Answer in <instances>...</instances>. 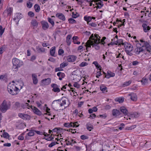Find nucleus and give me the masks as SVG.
Wrapping results in <instances>:
<instances>
[{
    "mask_svg": "<svg viewBox=\"0 0 151 151\" xmlns=\"http://www.w3.org/2000/svg\"><path fill=\"white\" fill-rule=\"evenodd\" d=\"M18 81H12V83H9L7 86V90L10 94L12 95H16L18 93L19 88L16 85L18 84Z\"/></svg>",
    "mask_w": 151,
    "mask_h": 151,
    "instance_id": "1",
    "label": "nucleus"
},
{
    "mask_svg": "<svg viewBox=\"0 0 151 151\" xmlns=\"http://www.w3.org/2000/svg\"><path fill=\"white\" fill-rule=\"evenodd\" d=\"M99 37L100 38H98V40H96L95 42H91L90 40H88L85 45L86 47V50H87L88 48L91 47V45L93 47L95 46V49L96 50H99L100 47L98 44L100 43V38L101 37Z\"/></svg>",
    "mask_w": 151,
    "mask_h": 151,
    "instance_id": "2",
    "label": "nucleus"
},
{
    "mask_svg": "<svg viewBox=\"0 0 151 151\" xmlns=\"http://www.w3.org/2000/svg\"><path fill=\"white\" fill-rule=\"evenodd\" d=\"M9 104H7L6 101L4 100L1 106V110L3 113H5L10 107Z\"/></svg>",
    "mask_w": 151,
    "mask_h": 151,
    "instance_id": "3",
    "label": "nucleus"
},
{
    "mask_svg": "<svg viewBox=\"0 0 151 151\" xmlns=\"http://www.w3.org/2000/svg\"><path fill=\"white\" fill-rule=\"evenodd\" d=\"M60 101V99H58L57 100H54L53 101L52 104V105L54 108H57V107L59 106V105H60V106H62L66 104V100H63L62 103L60 104L58 102V101Z\"/></svg>",
    "mask_w": 151,
    "mask_h": 151,
    "instance_id": "4",
    "label": "nucleus"
},
{
    "mask_svg": "<svg viewBox=\"0 0 151 151\" xmlns=\"http://www.w3.org/2000/svg\"><path fill=\"white\" fill-rule=\"evenodd\" d=\"M12 62L13 65L12 69L13 71H17L19 67V60L17 58H13L12 59Z\"/></svg>",
    "mask_w": 151,
    "mask_h": 151,
    "instance_id": "5",
    "label": "nucleus"
},
{
    "mask_svg": "<svg viewBox=\"0 0 151 151\" xmlns=\"http://www.w3.org/2000/svg\"><path fill=\"white\" fill-rule=\"evenodd\" d=\"M29 106L32 109V111L35 114L38 115H41L42 114L41 112L35 106L32 105Z\"/></svg>",
    "mask_w": 151,
    "mask_h": 151,
    "instance_id": "6",
    "label": "nucleus"
},
{
    "mask_svg": "<svg viewBox=\"0 0 151 151\" xmlns=\"http://www.w3.org/2000/svg\"><path fill=\"white\" fill-rule=\"evenodd\" d=\"M13 9L11 7H7L4 10L3 14L5 16H10L12 14Z\"/></svg>",
    "mask_w": 151,
    "mask_h": 151,
    "instance_id": "7",
    "label": "nucleus"
},
{
    "mask_svg": "<svg viewBox=\"0 0 151 151\" xmlns=\"http://www.w3.org/2000/svg\"><path fill=\"white\" fill-rule=\"evenodd\" d=\"M124 43H123V40L122 39H120L119 40H117L116 41H114V42H111L110 44H108V45H124L123 44H124Z\"/></svg>",
    "mask_w": 151,
    "mask_h": 151,
    "instance_id": "8",
    "label": "nucleus"
},
{
    "mask_svg": "<svg viewBox=\"0 0 151 151\" xmlns=\"http://www.w3.org/2000/svg\"><path fill=\"white\" fill-rule=\"evenodd\" d=\"M95 37L94 36L93 34L91 35V36L90 37L88 40H90L91 41L95 42V41L98 40V38H100L99 36L98 35L95 34L94 35Z\"/></svg>",
    "mask_w": 151,
    "mask_h": 151,
    "instance_id": "9",
    "label": "nucleus"
},
{
    "mask_svg": "<svg viewBox=\"0 0 151 151\" xmlns=\"http://www.w3.org/2000/svg\"><path fill=\"white\" fill-rule=\"evenodd\" d=\"M51 86L53 88L52 91L55 92H59L60 91V89L59 88V86L56 84H52L51 85Z\"/></svg>",
    "mask_w": 151,
    "mask_h": 151,
    "instance_id": "10",
    "label": "nucleus"
},
{
    "mask_svg": "<svg viewBox=\"0 0 151 151\" xmlns=\"http://www.w3.org/2000/svg\"><path fill=\"white\" fill-rule=\"evenodd\" d=\"M123 44L124 45V46L125 47L126 49V50L132 51L133 50L132 46L130 44L127 42H125V43Z\"/></svg>",
    "mask_w": 151,
    "mask_h": 151,
    "instance_id": "11",
    "label": "nucleus"
},
{
    "mask_svg": "<svg viewBox=\"0 0 151 151\" xmlns=\"http://www.w3.org/2000/svg\"><path fill=\"white\" fill-rule=\"evenodd\" d=\"M77 57L74 55H70L68 56L67 58V60L68 62H73L75 61Z\"/></svg>",
    "mask_w": 151,
    "mask_h": 151,
    "instance_id": "12",
    "label": "nucleus"
},
{
    "mask_svg": "<svg viewBox=\"0 0 151 151\" xmlns=\"http://www.w3.org/2000/svg\"><path fill=\"white\" fill-rule=\"evenodd\" d=\"M144 49L142 47H137L134 50L135 53L137 55H139L141 52L144 51Z\"/></svg>",
    "mask_w": 151,
    "mask_h": 151,
    "instance_id": "13",
    "label": "nucleus"
},
{
    "mask_svg": "<svg viewBox=\"0 0 151 151\" xmlns=\"http://www.w3.org/2000/svg\"><path fill=\"white\" fill-rule=\"evenodd\" d=\"M51 81V79L50 78L45 79L42 80V83L45 85H47L49 84Z\"/></svg>",
    "mask_w": 151,
    "mask_h": 151,
    "instance_id": "14",
    "label": "nucleus"
},
{
    "mask_svg": "<svg viewBox=\"0 0 151 151\" xmlns=\"http://www.w3.org/2000/svg\"><path fill=\"white\" fill-rule=\"evenodd\" d=\"M129 96H130V99L132 101H136L137 100V96L135 93H132L130 94H129Z\"/></svg>",
    "mask_w": 151,
    "mask_h": 151,
    "instance_id": "15",
    "label": "nucleus"
},
{
    "mask_svg": "<svg viewBox=\"0 0 151 151\" xmlns=\"http://www.w3.org/2000/svg\"><path fill=\"white\" fill-rule=\"evenodd\" d=\"M56 16L58 17L59 19L62 20L63 21H65V16L61 13H58L56 14Z\"/></svg>",
    "mask_w": 151,
    "mask_h": 151,
    "instance_id": "16",
    "label": "nucleus"
},
{
    "mask_svg": "<svg viewBox=\"0 0 151 151\" xmlns=\"http://www.w3.org/2000/svg\"><path fill=\"white\" fill-rule=\"evenodd\" d=\"M103 73L105 74V77L107 78H109L110 77H114L115 75L114 73L111 72H108L106 74L104 72H103Z\"/></svg>",
    "mask_w": 151,
    "mask_h": 151,
    "instance_id": "17",
    "label": "nucleus"
},
{
    "mask_svg": "<svg viewBox=\"0 0 151 151\" xmlns=\"http://www.w3.org/2000/svg\"><path fill=\"white\" fill-rule=\"evenodd\" d=\"M120 111L125 115H127L128 113V111L125 107H121L120 108Z\"/></svg>",
    "mask_w": 151,
    "mask_h": 151,
    "instance_id": "18",
    "label": "nucleus"
},
{
    "mask_svg": "<svg viewBox=\"0 0 151 151\" xmlns=\"http://www.w3.org/2000/svg\"><path fill=\"white\" fill-rule=\"evenodd\" d=\"M42 24V27L44 30H46L49 27V25L48 23L46 22H41Z\"/></svg>",
    "mask_w": 151,
    "mask_h": 151,
    "instance_id": "19",
    "label": "nucleus"
},
{
    "mask_svg": "<svg viewBox=\"0 0 151 151\" xmlns=\"http://www.w3.org/2000/svg\"><path fill=\"white\" fill-rule=\"evenodd\" d=\"M32 76L33 83L35 84H37L38 82V80L37 78V75L35 74H32Z\"/></svg>",
    "mask_w": 151,
    "mask_h": 151,
    "instance_id": "20",
    "label": "nucleus"
},
{
    "mask_svg": "<svg viewBox=\"0 0 151 151\" xmlns=\"http://www.w3.org/2000/svg\"><path fill=\"white\" fill-rule=\"evenodd\" d=\"M19 117L24 120H27L28 119L29 116L27 114H19Z\"/></svg>",
    "mask_w": 151,
    "mask_h": 151,
    "instance_id": "21",
    "label": "nucleus"
},
{
    "mask_svg": "<svg viewBox=\"0 0 151 151\" xmlns=\"http://www.w3.org/2000/svg\"><path fill=\"white\" fill-rule=\"evenodd\" d=\"M72 37V36L70 35H68L66 37V42L68 45H69L71 43V39Z\"/></svg>",
    "mask_w": 151,
    "mask_h": 151,
    "instance_id": "22",
    "label": "nucleus"
},
{
    "mask_svg": "<svg viewBox=\"0 0 151 151\" xmlns=\"http://www.w3.org/2000/svg\"><path fill=\"white\" fill-rule=\"evenodd\" d=\"M142 27H143L144 31L145 32H146L148 30H149L150 28L145 24H142Z\"/></svg>",
    "mask_w": 151,
    "mask_h": 151,
    "instance_id": "23",
    "label": "nucleus"
},
{
    "mask_svg": "<svg viewBox=\"0 0 151 151\" xmlns=\"http://www.w3.org/2000/svg\"><path fill=\"white\" fill-rule=\"evenodd\" d=\"M86 127L87 129L89 131H91L92 129H93V125L89 122L87 123L86 124Z\"/></svg>",
    "mask_w": 151,
    "mask_h": 151,
    "instance_id": "24",
    "label": "nucleus"
},
{
    "mask_svg": "<svg viewBox=\"0 0 151 151\" xmlns=\"http://www.w3.org/2000/svg\"><path fill=\"white\" fill-rule=\"evenodd\" d=\"M78 37L77 36H74L73 37L72 39L73 40V42L74 44L79 45L81 42L79 41H77V40L78 39Z\"/></svg>",
    "mask_w": 151,
    "mask_h": 151,
    "instance_id": "25",
    "label": "nucleus"
},
{
    "mask_svg": "<svg viewBox=\"0 0 151 151\" xmlns=\"http://www.w3.org/2000/svg\"><path fill=\"white\" fill-rule=\"evenodd\" d=\"M19 15V13H16V14L15 15V16H14V17L13 19V20L14 21H15L16 22V25H17V26L18 25V22H19V18H18Z\"/></svg>",
    "mask_w": 151,
    "mask_h": 151,
    "instance_id": "26",
    "label": "nucleus"
},
{
    "mask_svg": "<svg viewBox=\"0 0 151 151\" xmlns=\"http://www.w3.org/2000/svg\"><path fill=\"white\" fill-rule=\"evenodd\" d=\"M112 114L113 116H116L120 114V112L119 110L113 109L112 111Z\"/></svg>",
    "mask_w": 151,
    "mask_h": 151,
    "instance_id": "27",
    "label": "nucleus"
},
{
    "mask_svg": "<svg viewBox=\"0 0 151 151\" xmlns=\"http://www.w3.org/2000/svg\"><path fill=\"white\" fill-rule=\"evenodd\" d=\"M84 19L87 22V24H88V23H89L91 21V17L88 16H85L84 17Z\"/></svg>",
    "mask_w": 151,
    "mask_h": 151,
    "instance_id": "28",
    "label": "nucleus"
},
{
    "mask_svg": "<svg viewBox=\"0 0 151 151\" xmlns=\"http://www.w3.org/2000/svg\"><path fill=\"white\" fill-rule=\"evenodd\" d=\"M0 79L1 81L6 82L7 81V76L6 75H2L0 76Z\"/></svg>",
    "mask_w": 151,
    "mask_h": 151,
    "instance_id": "29",
    "label": "nucleus"
},
{
    "mask_svg": "<svg viewBox=\"0 0 151 151\" xmlns=\"http://www.w3.org/2000/svg\"><path fill=\"white\" fill-rule=\"evenodd\" d=\"M55 47H52L50 50V53L52 56H54L55 52Z\"/></svg>",
    "mask_w": 151,
    "mask_h": 151,
    "instance_id": "30",
    "label": "nucleus"
},
{
    "mask_svg": "<svg viewBox=\"0 0 151 151\" xmlns=\"http://www.w3.org/2000/svg\"><path fill=\"white\" fill-rule=\"evenodd\" d=\"M124 99L123 97H119L115 99V101L118 102L119 103H122L124 101Z\"/></svg>",
    "mask_w": 151,
    "mask_h": 151,
    "instance_id": "31",
    "label": "nucleus"
},
{
    "mask_svg": "<svg viewBox=\"0 0 151 151\" xmlns=\"http://www.w3.org/2000/svg\"><path fill=\"white\" fill-rule=\"evenodd\" d=\"M31 24L34 27H37L38 25V23L35 20H32Z\"/></svg>",
    "mask_w": 151,
    "mask_h": 151,
    "instance_id": "32",
    "label": "nucleus"
},
{
    "mask_svg": "<svg viewBox=\"0 0 151 151\" xmlns=\"http://www.w3.org/2000/svg\"><path fill=\"white\" fill-rule=\"evenodd\" d=\"M140 45L143 48V47L146 48L147 47H149L150 46L149 44L147 42H144L143 44H142H142H140Z\"/></svg>",
    "mask_w": 151,
    "mask_h": 151,
    "instance_id": "33",
    "label": "nucleus"
},
{
    "mask_svg": "<svg viewBox=\"0 0 151 151\" xmlns=\"http://www.w3.org/2000/svg\"><path fill=\"white\" fill-rule=\"evenodd\" d=\"M142 84L145 85L147 83V79L145 77H144L142 80L140 81Z\"/></svg>",
    "mask_w": 151,
    "mask_h": 151,
    "instance_id": "34",
    "label": "nucleus"
},
{
    "mask_svg": "<svg viewBox=\"0 0 151 151\" xmlns=\"http://www.w3.org/2000/svg\"><path fill=\"white\" fill-rule=\"evenodd\" d=\"M73 122H70V123H65L64 124V126L67 127H72V125H73Z\"/></svg>",
    "mask_w": 151,
    "mask_h": 151,
    "instance_id": "35",
    "label": "nucleus"
},
{
    "mask_svg": "<svg viewBox=\"0 0 151 151\" xmlns=\"http://www.w3.org/2000/svg\"><path fill=\"white\" fill-rule=\"evenodd\" d=\"M34 8L35 11L37 12H38L40 10V8L39 6L37 4H35L34 6Z\"/></svg>",
    "mask_w": 151,
    "mask_h": 151,
    "instance_id": "36",
    "label": "nucleus"
},
{
    "mask_svg": "<svg viewBox=\"0 0 151 151\" xmlns=\"http://www.w3.org/2000/svg\"><path fill=\"white\" fill-rule=\"evenodd\" d=\"M97 4L98 5L96 6V8H101L103 6L102 1H100V2H99Z\"/></svg>",
    "mask_w": 151,
    "mask_h": 151,
    "instance_id": "37",
    "label": "nucleus"
},
{
    "mask_svg": "<svg viewBox=\"0 0 151 151\" xmlns=\"http://www.w3.org/2000/svg\"><path fill=\"white\" fill-rule=\"evenodd\" d=\"M37 51L39 52H44L45 51V48H39V47H37Z\"/></svg>",
    "mask_w": 151,
    "mask_h": 151,
    "instance_id": "38",
    "label": "nucleus"
},
{
    "mask_svg": "<svg viewBox=\"0 0 151 151\" xmlns=\"http://www.w3.org/2000/svg\"><path fill=\"white\" fill-rule=\"evenodd\" d=\"M57 75L58 77H60L62 78H64L65 76V74L64 73L59 72L57 73Z\"/></svg>",
    "mask_w": 151,
    "mask_h": 151,
    "instance_id": "39",
    "label": "nucleus"
},
{
    "mask_svg": "<svg viewBox=\"0 0 151 151\" xmlns=\"http://www.w3.org/2000/svg\"><path fill=\"white\" fill-rule=\"evenodd\" d=\"M139 116V114L137 113H135L133 114H131L130 117L133 118H135L138 117Z\"/></svg>",
    "mask_w": 151,
    "mask_h": 151,
    "instance_id": "40",
    "label": "nucleus"
},
{
    "mask_svg": "<svg viewBox=\"0 0 151 151\" xmlns=\"http://www.w3.org/2000/svg\"><path fill=\"white\" fill-rule=\"evenodd\" d=\"M132 83V81L130 80L127 82H124L123 84V86H127L129 85Z\"/></svg>",
    "mask_w": 151,
    "mask_h": 151,
    "instance_id": "41",
    "label": "nucleus"
},
{
    "mask_svg": "<svg viewBox=\"0 0 151 151\" xmlns=\"http://www.w3.org/2000/svg\"><path fill=\"white\" fill-rule=\"evenodd\" d=\"M68 21L69 23L71 24L76 23V21L75 19L71 18L69 19Z\"/></svg>",
    "mask_w": 151,
    "mask_h": 151,
    "instance_id": "42",
    "label": "nucleus"
},
{
    "mask_svg": "<svg viewBox=\"0 0 151 151\" xmlns=\"http://www.w3.org/2000/svg\"><path fill=\"white\" fill-rule=\"evenodd\" d=\"M47 20L51 24L52 26L53 27L54 25V22L53 20L50 17L47 18Z\"/></svg>",
    "mask_w": 151,
    "mask_h": 151,
    "instance_id": "43",
    "label": "nucleus"
},
{
    "mask_svg": "<svg viewBox=\"0 0 151 151\" xmlns=\"http://www.w3.org/2000/svg\"><path fill=\"white\" fill-rule=\"evenodd\" d=\"M100 88L102 91L104 92L107 89V87L106 86L102 85L100 86Z\"/></svg>",
    "mask_w": 151,
    "mask_h": 151,
    "instance_id": "44",
    "label": "nucleus"
},
{
    "mask_svg": "<svg viewBox=\"0 0 151 151\" xmlns=\"http://www.w3.org/2000/svg\"><path fill=\"white\" fill-rule=\"evenodd\" d=\"M88 25L89 26L95 27L97 26V24L94 22H92L91 23H88Z\"/></svg>",
    "mask_w": 151,
    "mask_h": 151,
    "instance_id": "45",
    "label": "nucleus"
},
{
    "mask_svg": "<svg viewBox=\"0 0 151 151\" xmlns=\"http://www.w3.org/2000/svg\"><path fill=\"white\" fill-rule=\"evenodd\" d=\"M63 129H62L60 128H55L52 129L53 132H59V131H60V130H62Z\"/></svg>",
    "mask_w": 151,
    "mask_h": 151,
    "instance_id": "46",
    "label": "nucleus"
},
{
    "mask_svg": "<svg viewBox=\"0 0 151 151\" xmlns=\"http://www.w3.org/2000/svg\"><path fill=\"white\" fill-rule=\"evenodd\" d=\"M5 28L3 29V27L1 26H0V34L1 36L3 34Z\"/></svg>",
    "mask_w": 151,
    "mask_h": 151,
    "instance_id": "47",
    "label": "nucleus"
},
{
    "mask_svg": "<svg viewBox=\"0 0 151 151\" xmlns=\"http://www.w3.org/2000/svg\"><path fill=\"white\" fill-rule=\"evenodd\" d=\"M68 64L67 63L63 62L60 65V67L61 68H64L65 66H66Z\"/></svg>",
    "mask_w": 151,
    "mask_h": 151,
    "instance_id": "48",
    "label": "nucleus"
},
{
    "mask_svg": "<svg viewBox=\"0 0 151 151\" xmlns=\"http://www.w3.org/2000/svg\"><path fill=\"white\" fill-rule=\"evenodd\" d=\"M32 6V2L28 1L27 4V6L29 8H31Z\"/></svg>",
    "mask_w": 151,
    "mask_h": 151,
    "instance_id": "49",
    "label": "nucleus"
},
{
    "mask_svg": "<svg viewBox=\"0 0 151 151\" xmlns=\"http://www.w3.org/2000/svg\"><path fill=\"white\" fill-rule=\"evenodd\" d=\"M57 144H58V143L56 142H52L49 145L48 147H51Z\"/></svg>",
    "mask_w": 151,
    "mask_h": 151,
    "instance_id": "50",
    "label": "nucleus"
},
{
    "mask_svg": "<svg viewBox=\"0 0 151 151\" xmlns=\"http://www.w3.org/2000/svg\"><path fill=\"white\" fill-rule=\"evenodd\" d=\"M3 135V137L5 138H8L9 137V135L7 132H4Z\"/></svg>",
    "mask_w": 151,
    "mask_h": 151,
    "instance_id": "51",
    "label": "nucleus"
},
{
    "mask_svg": "<svg viewBox=\"0 0 151 151\" xmlns=\"http://www.w3.org/2000/svg\"><path fill=\"white\" fill-rule=\"evenodd\" d=\"M88 65V64L87 63L85 62H83L79 65V66L80 67H84L87 66Z\"/></svg>",
    "mask_w": 151,
    "mask_h": 151,
    "instance_id": "52",
    "label": "nucleus"
},
{
    "mask_svg": "<svg viewBox=\"0 0 151 151\" xmlns=\"http://www.w3.org/2000/svg\"><path fill=\"white\" fill-rule=\"evenodd\" d=\"M35 133L32 130H31L27 133L28 136H32L34 135Z\"/></svg>",
    "mask_w": 151,
    "mask_h": 151,
    "instance_id": "53",
    "label": "nucleus"
},
{
    "mask_svg": "<svg viewBox=\"0 0 151 151\" xmlns=\"http://www.w3.org/2000/svg\"><path fill=\"white\" fill-rule=\"evenodd\" d=\"M52 134H51L50 137H48L45 138V139L48 141L52 140L54 139V138L53 137H52Z\"/></svg>",
    "mask_w": 151,
    "mask_h": 151,
    "instance_id": "54",
    "label": "nucleus"
},
{
    "mask_svg": "<svg viewBox=\"0 0 151 151\" xmlns=\"http://www.w3.org/2000/svg\"><path fill=\"white\" fill-rule=\"evenodd\" d=\"M79 16V15L78 14V13H76V14H75L74 12L72 13V17L74 18H76L78 17Z\"/></svg>",
    "mask_w": 151,
    "mask_h": 151,
    "instance_id": "55",
    "label": "nucleus"
},
{
    "mask_svg": "<svg viewBox=\"0 0 151 151\" xmlns=\"http://www.w3.org/2000/svg\"><path fill=\"white\" fill-rule=\"evenodd\" d=\"M73 86L74 87L78 88L80 87V86L77 82H75L73 84Z\"/></svg>",
    "mask_w": 151,
    "mask_h": 151,
    "instance_id": "56",
    "label": "nucleus"
},
{
    "mask_svg": "<svg viewBox=\"0 0 151 151\" xmlns=\"http://www.w3.org/2000/svg\"><path fill=\"white\" fill-rule=\"evenodd\" d=\"M73 125H72V127H77L79 126V124L78 125V122H77L73 123Z\"/></svg>",
    "mask_w": 151,
    "mask_h": 151,
    "instance_id": "57",
    "label": "nucleus"
},
{
    "mask_svg": "<svg viewBox=\"0 0 151 151\" xmlns=\"http://www.w3.org/2000/svg\"><path fill=\"white\" fill-rule=\"evenodd\" d=\"M64 53V51L63 50L60 49L58 51V54L59 55H61Z\"/></svg>",
    "mask_w": 151,
    "mask_h": 151,
    "instance_id": "58",
    "label": "nucleus"
},
{
    "mask_svg": "<svg viewBox=\"0 0 151 151\" xmlns=\"http://www.w3.org/2000/svg\"><path fill=\"white\" fill-rule=\"evenodd\" d=\"M81 138L83 140H85L87 139L88 138V137L86 136L83 135L81 136Z\"/></svg>",
    "mask_w": 151,
    "mask_h": 151,
    "instance_id": "59",
    "label": "nucleus"
},
{
    "mask_svg": "<svg viewBox=\"0 0 151 151\" xmlns=\"http://www.w3.org/2000/svg\"><path fill=\"white\" fill-rule=\"evenodd\" d=\"M28 15L30 17H33L34 16V14L33 12L30 11L28 12Z\"/></svg>",
    "mask_w": 151,
    "mask_h": 151,
    "instance_id": "60",
    "label": "nucleus"
},
{
    "mask_svg": "<svg viewBox=\"0 0 151 151\" xmlns=\"http://www.w3.org/2000/svg\"><path fill=\"white\" fill-rule=\"evenodd\" d=\"M4 50L5 49L4 47H0V54H2Z\"/></svg>",
    "mask_w": 151,
    "mask_h": 151,
    "instance_id": "61",
    "label": "nucleus"
},
{
    "mask_svg": "<svg viewBox=\"0 0 151 151\" xmlns=\"http://www.w3.org/2000/svg\"><path fill=\"white\" fill-rule=\"evenodd\" d=\"M124 124H121L120 126L118 128L120 130H122V128H124Z\"/></svg>",
    "mask_w": 151,
    "mask_h": 151,
    "instance_id": "62",
    "label": "nucleus"
},
{
    "mask_svg": "<svg viewBox=\"0 0 151 151\" xmlns=\"http://www.w3.org/2000/svg\"><path fill=\"white\" fill-rule=\"evenodd\" d=\"M145 50H146L148 52H150L151 48H150V46H149V47H147L145 48Z\"/></svg>",
    "mask_w": 151,
    "mask_h": 151,
    "instance_id": "63",
    "label": "nucleus"
},
{
    "mask_svg": "<svg viewBox=\"0 0 151 151\" xmlns=\"http://www.w3.org/2000/svg\"><path fill=\"white\" fill-rule=\"evenodd\" d=\"M111 108V106L109 105H106L105 106V109L106 110H108L110 109Z\"/></svg>",
    "mask_w": 151,
    "mask_h": 151,
    "instance_id": "64",
    "label": "nucleus"
}]
</instances>
